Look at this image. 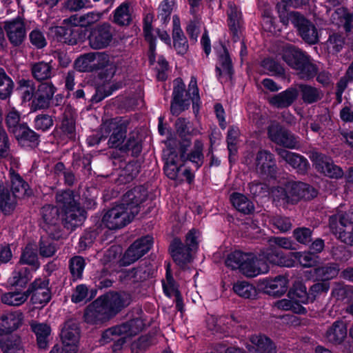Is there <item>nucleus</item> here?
<instances>
[{"label":"nucleus","instance_id":"52","mask_svg":"<svg viewBox=\"0 0 353 353\" xmlns=\"http://www.w3.org/2000/svg\"><path fill=\"white\" fill-rule=\"evenodd\" d=\"M5 121L8 131L13 135L22 125L26 124V123L21 122V114L15 109H12L7 113Z\"/></svg>","mask_w":353,"mask_h":353},{"label":"nucleus","instance_id":"10","mask_svg":"<svg viewBox=\"0 0 353 353\" xmlns=\"http://www.w3.org/2000/svg\"><path fill=\"white\" fill-rule=\"evenodd\" d=\"M302 268H312V266H301ZM312 279L321 282L313 284L310 288L311 301L313 303L317 296L322 293H327L330 289V281L339 274V266H314Z\"/></svg>","mask_w":353,"mask_h":353},{"label":"nucleus","instance_id":"59","mask_svg":"<svg viewBox=\"0 0 353 353\" xmlns=\"http://www.w3.org/2000/svg\"><path fill=\"white\" fill-rule=\"evenodd\" d=\"M37 248L35 244H28L22 252L20 262L26 265H35L37 262Z\"/></svg>","mask_w":353,"mask_h":353},{"label":"nucleus","instance_id":"39","mask_svg":"<svg viewBox=\"0 0 353 353\" xmlns=\"http://www.w3.org/2000/svg\"><path fill=\"white\" fill-rule=\"evenodd\" d=\"M216 70L217 75L221 81H228L232 77V63L229 54L225 50H224L223 53L219 56Z\"/></svg>","mask_w":353,"mask_h":353},{"label":"nucleus","instance_id":"8","mask_svg":"<svg viewBox=\"0 0 353 353\" xmlns=\"http://www.w3.org/2000/svg\"><path fill=\"white\" fill-rule=\"evenodd\" d=\"M274 200L281 201L283 203H294L300 199H311L317 195L316 190L308 184L302 182L290 181L283 187L273 190Z\"/></svg>","mask_w":353,"mask_h":353},{"label":"nucleus","instance_id":"58","mask_svg":"<svg viewBox=\"0 0 353 353\" xmlns=\"http://www.w3.org/2000/svg\"><path fill=\"white\" fill-rule=\"evenodd\" d=\"M288 296L290 299H299L303 304L312 303L310 291L307 292L305 285L302 283H299L293 290H290Z\"/></svg>","mask_w":353,"mask_h":353},{"label":"nucleus","instance_id":"61","mask_svg":"<svg viewBox=\"0 0 353 353\" xmlns=\"http://www.w3.org/2000/svg\"><path fill=\"white\" fill-rule=\"evenodd\" d=\"M325 44L329 53L336 54L343 48L345 44L344 38L339 34H332Z\"/></svg>","mask_w":353,"mask_h":353},{"label":"nucleus","instance_id":"14","mask_svg":"<svg viewBox=\"0 0 353 353\" xmlns=\"http://www.w3.org/2000/svg\"><path fill=\"white\" fill-rule=\"evenodd\" d=\"M70 21H74V26H56L52 28V32L59 41L73 46L82 41L85 33L76 22V16L71 17Z\"/></svg>","mask_w":353,"mask_h":353},{"label":"nucleus","instance_id":"60","mask_svg":"<svg viewBox=\"0 0 353 353\" xmlns=\"http://www.w3.org/2000/svg\"><path fill=\"white\" fill-rule=\"evenodd\" d=\"M279 14L283 24L288 26L291 22L296 28L299 24L303 16L296 12H288L285 8H279Z\"/></svg>","mask_w":353,"mask_h":353},{"label":"nucleus","instance_id":"18","mask_svg":"<svg viewBox=\"0 0 353 353\" xmlns=\"http://www.w3.org/2000/svg\"><path fill=\"white\" fill-rule=\"evenodd\" d=\"M165 280H162L163 293L168 298L174 296L175 308L181 314H183L185 310L183 296L179 290L178 283L173 277L171 266H165Z\"/></svg>","mask_w":353,"mask_h":353},{"label":"nucleus","instance_id":"41","mask_svg":"<svg viewBox=\"0 0 353 353\" xmlns=\"http://www.w3.org/2000/svg\"><path fill=\"white\" fill-rule=\"evenodd\" d=\"M129 2L122 3L114 12L112 21L118 26H128L132 21Z\"/></svg>","mask_w":353,"mask_h":353},{"label":"nucleus","instance_id":"7","mask_svg":"<svg viewBox=\"0 0 353 353\" xmlns=\"http://www.w3.org/2000/svg\"><path fill=\"white\" fill-rule=\"evenodd\" d=\"M279 54L282 60L294 70L301 79H308L316 74V66L311 63L305 53L296 47L291 45L285 46Z\"/></svg>","mask_w":353,"mask_h":353},{"label":"nucleus","instance_id":"15","mask_svg":"<svg viewBox=\"0 0 353 353\" xmlns=\"http://www.w3.org/2000/svg\"><path fill=\"white\" fill-rule=\"evenodd\" d=\"M310 158L314 168L326 176L333 179L341 178L344 172L338 165H335L332 159L321 153L313 151Z\"/></svg>","mask_w":353,"mask_h":353},{"label":"nucleus","instance_id":"26","mask_svg":"<svg viewBox=\"0 0 353 353\" xmlns=\"http://www.w3.org/2000/svg\"><path fill=\"white\" fill-rule=\"evenodd\" d=\"M30 71L33 79L39 83L49 81L54 76L51 62L44 61L30 63Z\"/></svg>","mask_w":353,"mask_h":353},{"label":"nucleus","instance_id":"3","mask_svg":"<svg viewBox=\"0 0 353 353\" xmlns=\"http://www.w3.org/2000/svg\"><path fill=\"white\" fill-rule=\"evenodd\" d=\"M23 314L20 311L8 312L0 316V349L3 353H23L21 338L11 335L23 323Z\"/></svg>","mask_w":353,"mask_h":353},{"label":"nucleus","instance_id":"1","mask_svg":"<svg viewBox=\"0 0 353 353\" xmlns=\"http://www.w3.org/2000/svg\"><path fill=\"white\" fill-rule=\"evenodd\" d=\"M148 194L143 186L135 187L122 197L121 203L109 209L103 216L102 223L110 230H118L130 223L139 212L140 205Z\"/></svg>","mask_w":353,"mask_h":353},{"label":"nucleus","instance_id":"29","mask_svg":"<svg viewBox=\"0 0 353 353\" xmlns=\"http://www.w3.org/2000/svg\"><path fill=\"white\" fill-rule=\"evenodd\" d=\"M170 252L176 263L186 264L193 262V252L185 247L181 241L174 239L170 246Z\"/></svg>","mask_w":353,"mask_h":353},{"label":"nucleus","instance_id":"5","mask_svg":"<svg viewBox=\"0 0 353 353\" xmlns=\"http://www.w3.org/2000/svg\"><path fill=\"white\" fill-rule=\"evenodd\" d=\"M190 145V140H185L180 147V155L179 156L172 148H167L163 151L165 159L164 172L166 176L172 180L179 181L185 179L191 183L194 179V174L188 168L182 170L184 165L185 152Z\"/></svg>","mask_w":353,"mask_h":353},{"label":"nucleus","instance_id":"30","mask_svg":"<svg viewBox=\"0 0 353 353\" xmlns=\"http://www.w3.org/2000/svg\"><path fill=\"white\" fill-rule=\"evenodd\" d=\"M172 23L173 46L179 54H185L188 50L189 46L187 38L181 28L178 16H173Z\"/></svg>","mask_w":353,"mask_h":353},{"label":"nucleus","instance_id":"25","mask_svg":"<svg viewBox=\"0 0 353 353\" xmlns=\"http://www.w3.org/2000/svg\"><path fill=\"white\" fill-rule=\"evenodd\" d=\"M18 143L24 148H35L40 143V135L27 125H22L13 135Z\"/></svg>","mask_w":353,"mask_h":353},{"label":"nucleus","instance_id":"31","mask_svg":"<svg viewBox=\"0 0 353 353\" xmlns=\"http://www.w3.org/2000/svg\"><path fill=\"white\" fill-rule=\"evenodd\" d=\"M347 334V326L345 321H335L327 329L325 337L327 341L334 345H340L344 342Z\"/></svg>","mask_w":353,"mask_h":353},{"label":"nucleus","instance_id":"19","mask_svg":"<svg viewBox=\"0 0 353 353\" xmlns=\"http://www.w3.org/2000/svg\"><path fill=\"white\" fill-rule=\"evenodd\" d=\"M289 279L283 275H279L274 279L265 278L260 281V290L274 298L282 296L288 290Z\"/></svg>","mask_w":353,"mask_h":353},{"label":"nucleus","instance_id":"53","mask_svg":"<svg viewBox=\"0 0 353 353\" xmlns=\"http://www.w3.org/2000/svg\"><path fill=\"white\" fill-rule=\"evenodd\" d=\"M176 133L181 137H184L187 135H196L200 134V131L192 127L190 121L185 118H179L175 123Z\"/></svg>","mask_w":353,"mask_h":353},{"label":"nucleus","instance_id":"48","mask_svg":"<svg viewBox=\"0 0 353 353\" xmlns=\"http://www.w3.org/2000/svg\"><path fill=\"white\" fill-rule=\"evenodd\" d=\"M17 90L21 92L23 101H32L36 91L35 83L32 80L21 79L17 82Z\"/></svg>","mask_w":353,"mask_h":353},{"label":"nucleus","instance_id":"38","mask_svg":"<svg viewBox=\"0 0 353 353\" xmlns=\"http://www.w3.org/2000/svg\"><path fill=\"white\" fill-rule=\"evenodd\" d=\"M296 28L299 30V34L305 42L314 44L318 41L319 37L316 27L303 17Z\"/></svg>","mask_w":353,"mask_h":353},{"label":"nucleus","instance_id":"42","mask_svg":"<svg viewBox=\"0 0 353 353\" xmlns=\"http://www.w3.org/2000/svg\"><path fill=\"white\" fill-rule=\"evenodd\" d=\"M230 201L233 206L239 212L248 214L252 213L254 207L252 202L249 200L245 195L234 192L230 196Z\"/></svg>","mask_w":353,"mask_h":353},{"label":"nucleus","instance_id":"17","mask_svg":"<svg viewBox=\"0 0 353 353\" xmlns=\"http://www.w3.org/2000/svg\"><path fill=\"white\" fill-rule=\"evenodd\" d=\"M152 244L153 238L151 236L136 240L125 252L122 265H130L136 262L150 250Z\"/></svg>","mask_w":353,"mask_h":353},{"label":"nucleus","instance_id":"35","mask_svg":"<svg viewBox=\"0 0 353 353\" xmlns=\"http://www.w3.org/2000/svg\"><path fill=\"white\" fill-rule=\"evenodd\" d=\"M17 206L15 194H11V190L0 181V211L5 215L11 214Z\"/></svg>","mask_w":353,"mask_h":353},{"label":"nucleus","instance_id":"43","mask_svg":"<svg viewBox=\"0 0 353 353\" xmlns=\"http://www.w3.org/2000/svg\"><path fill=\"white\" fill-rule=\"evenodd\" d=\"M32 331L37 337V345L39 348L45 349L48 346V337L50 334L51 328L46 323H35L31 325Z\"/></svg>","mask_w":353,"mask_h":353},{"label":"nucleus","instance_id":"33","mask_svg":"<svg viewBox=\"0 0 353 353\" xmlns=\"http://www.w3.org/2000/svg\"><path fill=\"white\" fill-rule=\"evenodd\" d=\"M75 111L70 105L64 108L61 129L68 139L74 140L76 138Z\"/></svg>","mask_w":353,"mask_h":353},{"label":"nucleus","instance_id":"44","mask_svg":"<svg viewBox=\"0 0 353 353\" xmlns=\"http://www.w3.org/2000/svg\"><path fill=\"white\" fill-rule=\"evenodd\" d=\"M203 144L200 140H196L192 150L186 154L185 152L184 161L189 160L192 162L196 170L199 169L203 163L204 155L203 154Z\"/></svg>","mask_w":353,"mask_h":353},{"label":"nucleus","instance_id":"56","mask_svg":"<svg viewBox=\"0 0 353 353\" xmlns=\"http://www.w3.org/2000/svg\"><path fill=\"white\" fill-rule=\"evenodd\" d=\"M152 22L153 14L152 13H149L143 19V33L145 40L150 43V50L151 52L150 55V61L151 63H153V50L154 48L153 37L152 34Z\"/></svg>","mask_w":353,"mask_h":353},{"label":"nucleus","instance_id":"23","mask_svg":"<svg viewBox=\"0 0 353 353\" xmlns=\"http://www.w3.org/2000/svg\"><path fill=\"white\" fill-rule=\"evenodd\" d=\"M268 137L272 141L288 148H295L297 145L294 135L276 123H273L269 126Z\"/></svg>","mask_w":353,"mask_h":353},{"label":"nucleus","instance_id":"12","mask_svg":"<svg viewBox=\"0 0 353 353\" xmlns=\"http://www.w3.org/2000/svg\"><path fill=\"white\" fill-rule=\"evenodd\" d=\"M115 266H103L101 270H97L93 274V279L100 289L107 288L112 286L119 278L120 281L134 277L137 271L141 270L142 266H133L131 272H123L122 270L114 268Z\"/></svg>","mask_w":353,"mask_h":353},{"label":"nucleus","instance_id":"64","mask_svg":"<svg viewBox=\"0 0 353 353\" xmlns=\"http://www.w3.org/2000/svg\"><path fill=\"white\" fill-rule=\"evenodd\" d=\"M119 335H123L121 329L119 325L116 326L111 327L110 328L106 329L101 334V337L99 340V342L101 345L108 344L112 341H113L115 338L119 336Z\"/></svg>","mask_w":353,"mask_h":353},{"label":"nucleus","instance_id":"50","mask_svg":"<svg viewBox=\"0 0 353 353\" xmlns=\"http://www.w3.org/2000/svg\"><path fill=\"white\" fill-rule=\"evenodd\" d=\"M232 270L247 278H254L262 274H266L270 270V266H230Z\"/></svg>","mask_w":353,"mask_h":353},{"label":"nucleus","instance_id":"28","mask_svg":"<svg viewBox=\"0 0 353 353\" xmlns=\"http://www.w3.org/2000/svg\"><path fill=\"white\" fill-rule=\"evenodd\" d=\"M255 165L256 171L262 174L273 176L275 173L273 155L267 150H261L257 153Z\"/></svg>","mask_w":353,"mask_h":353},{"label":"nucleus","instance_id":"2","mask_svg":"<svg viewBox=\"0 0 353 353\" xmlns=\"http://www.w3.org/2000/svg\"><path fill=\"white\" fill-rule=\"evenodd\" d=\"M128 305L123 296L117 292L99 296L85 309L83 319L90 325H102L116 316Z\"/></svg>","mask_w":353,"mask_h":353},{"label":"nucleus","instance_id":"13","mask_svg":"<svg viewBox=\"0 0 353 353\" xmlns=\"http://www.w3.org/2000/svg\"><path fill=\"white\" fill-rule=\"evenodd\" d=\"M114 30L108 22L97 24L91 28L88 36L90 47L93 50H101L108 47L113 41Z\"/></svg>","mask_w":353,"mask_h":353},{"label":"nucleus","instance_id":"9","mask_svg":"<svg viewBox=\"0 0 353 353\" xmlns=\"http://www.w3.org/2000/svg\"><path fill=\"white\" fill-rule=\"evenodd\" d=\"M332 232L345 244L353 245V208L347 212L339 211L329 219Z\"/></svg>","mask_w":353,"mask_h":353},{"label":"nucleus","instance_id":"4","mask_svg":"<svg viewBox=\"0 0 353 353\" xmlns=\"http://www.w3.org/2000/svg\"><path fill=\"white\" fill-rule=\"evenodd\" d=\"M190 101L192 103L194 112L197 114L199 112L200 97L196 79L194 77H192L188 85V90L186 92L185 85L183 80L181 78L176 79L174 81L172 101L171 103L172 113L179 115L189 108Z\"/></svg>","mask_w":353,"mask_h":353},{"label":"nucleus","instance_id":"63","mask_svg":"<svg viewBox=\"0 0 353 353\" xmlns=\"http://www.w3.org/2000/svg\"><path fill=\"white\" fill-rule=\"evenodd\" d=\"M139 173V170L136 164L128 163L121 171L119 176V181L121 183H126L132 181Z\"/></svg>","mask_w":353,"mask_h":353},{"label":"nucleus","instance_id":"36","mask_svg":"<svg viewBox=\"0 0 353 353\" xmlns=\"http://www.w3.org/2000/svg\"><path fill=\"white\" fill-rule=\"evenodd\" d=\"M233 292L239 297L245 299L255 300L259 297L260 289L245 281H237L232 285Z\"/></svg>","mask_w":353,"mask_h":353},{"label":"nucleus","instance_id":"51","mask_svg":"<svg viewBox=\"0 0 353 353\" xmlns=\"http://www.w3.org/2000/svg\"><path fill=\"white\" fill-rule=\"evenodd\" d=\"M228 6V15L229 27L234 37H238V31L240 28L241 22V12L239 10L238 8L232 3H230Z\"/></svg>","mask_w":353,"mask_h":353},{"label":"nucleus","instance_id":"45","mask_svg":"<svg viewBox=\"0 0 353 353\" xmlns=\"http://www.w3.org/2000/svg\"><path fill=\"white\" fill-rule=\"evenodd\" d=\"M55 199L57 204L62 208L63 211L79 203L73 191L70 190L57 192Z\"/></svg>","mask_w":353,"mask_h":353},{"label":"nucleus","instance_id":"16","mask_svg":"<svg viewBox=\"0 0 353 353\" xmlns=\"http://www.w3.org/2000/svg\"><path fill=\"white\" fill-rule=\"evenodd\" d=\"M48 279H36L27 289L28 298L31 296L33 304L46 305L51 300V291Z\"/></svg>","mask_w":353,"mask_h":353},{"label":"nucleus","instance_id":"20","mask_svg":"<svg viewBox=\"0 0 353 353\" xmlns=\"http://www.w3.org/2000/svg\"><path fill=\"white\" fill-rule=\"evenodd\" d=\"M56 92L57 88L52 82L39 83L32 101V107L34 110L48 108Z\"/></svg>","mask_w":353,"mask_h":353},{"label":"nucleus","instance_id":"40","mask_svg":"<svg viewBox=\"0 0 353 353\" xmlns=\"http://www.w3.org/2000/svg\"><path fill=\"white\" fill-rule=\"evenodd\" d=\"M251 342L256 346L257 353H276L277 347L275 343L265 334L252 337Z\"/></svg>","mask_w":353,"mask_h":353},{"label":"nucleus","instance_id":"55","mask_svg":"<svg viewBox=\"0 0 353 353\" xmlns=\"http://www.w3.org/2000/svg\"><path fill=\"white\" fill-rule=\"evenodd\" d=\"M11 181V194H15L16 199L26 194L28 185L21 176L13 173L10 177Z\"/></svg>","mask_w":353,"mask_h":353},{"label":"nucleus","instance_id":"57","mask_svg":"<svg viewBox=\"0 0 353 353\" xmlns=\"http://www.w3.org/2000/svg\"><path fill=\"white\" fill-rule=\"evenodd\" d=\"M121 150L131 154L133 157H137L142 150L141 139L137 134L130 135L126 143L120 148Z\"/></svg>","mask_w":353,"mask_h":353},{"label":"nucleus","instance_id":"22","mask_svg":"<svg viewBox=\"0 0 353 353\" xmlns=\"http://www.w3.org/2000/svg\"><path fill=\"white\" fill-rule=\"evenodd\" d=\"M103 132L110 134L108 145L110 148H118L126 137L127 125L123 123H119L116 120H111L103 124L101 128Z\"/></svg>","mask_w":353,"mask_h":353},{"label":"nucleus","instance_id":"54","mask_svg":"<svg viewBox=\"0 0 353 353\" xmlns=\"http://www.w3.org/2000/svg\"><path fill=\"white\" fill-rule=\"evenodd\" d=\"M299 88L303 101L307 103L316 102L321 98L322 94L321 92L316 88L305 84H300Z\"/></svg>","mask_w":353,"mask_h":353},{"label":"nucleus","instance_id":"47","mask_svg":"<svg viewBox=\"0 0 353 353\" xmlns=\"http://www.w3.org/2000/svg\"><path fill=\"white\" fill-rule=\"evenodd\" d=\"M353 15L345 8L341 7L332 14V22L338 26H343L346 31L350 30Z\"/></svg>","mask_w":353,"mask_h":353},{"label":"nucleus","instance_id":"37","mask_svg":"<svg viewBox=\"0 0 353 353\" xmlns=\"http://www.w3.org/2000/svg\"><path fill=\"white\" fill-rule=\"evenodd\" d=\"M258 262L256 256L252 252H243L234 250L229 253L225 259V265H251Z\"/></svg>","mask_w":353,"mask_h":353},{"label":"nucleus","instance_id":"62","mask_svg":"<svg viewBox=\"0 0 353 353\" xmlns=\"http://www.w3.org/2000/svg\"><path fill=\"white\" fill-rule=\"evenodd\" d=\"M174 6L175 0H164L160 5L159 18L163 24H167L169 22Z\"/></svg>","mask_w":353,"mask_h":353},{"label":"nucleus","instance_id":"34","mask_svg":"<svg viewBox=\"0 0 353 353\" xmlns=\"http://www.w3.org/2000/svg\"><path fill=\"white\" fill-rule=\"evenodd\" d=\"M298 97V90L290 88L269 99L270 103L277 108H285L290 106Z\"/></svg>","mask_w":353,"mask_h":353},{"label":"nucleus","instance_id":"32","mask_svg":"<svg viewBox=\"0 0 353 353\" xmlns=\"http://www.w3.org/2000/svg\"><path fill=\"white\" fill-rule=\"evenodd\" d=\"M99 53L88 52L78 57L74 63V68L79 72H92L102 68L100 63H94L96 56Z\"/></svg>","mask_w":353,"mask_h":353},{"label":"nucleus","instance_id":"46","mask_svg":"<svg viewBox=\"0 0 353 353\" xmlns=\"http://www.w3.org/2000/svg\"><path fill=\"white\" fill-rule=\"evenodd\" d=\"M122 333L129 337L137 335L145 327L143 321L140 318H134L119 325Z\"/></svg>","mask_w":353,"mask_h":353},{"label":"nucleus","instance_id":"11","mask_svg":"<svg viewBox=\"0 0 353 353\" xmlns=\"http://www.w3.org/2000/svg\"><path fill=\"white\" fill-rule=\"evenodd\" d=\"M41 227L52 239L59 240L63 236L61 224L60 211L53 205H45L40 210Z\"/></svg>","mask_w":353,"mask_h":353},{"label":"nucleus","instance_id":"49","mask_svg":"<svg viewBox=\"0 0 353 353\" xmlns=\"http://www.w3.org/2000/svg\"><path fill=\"white\" fill-rule=\"evenodd\" d=\"M14 83L12 79L6 73L3 68H0V99H10Z\"/></svg>","mask_w":353,"mask_h":353},{"label":"nucleus","instance_id":"21","mask_svg":"<svg viewBox=\"0 0 353 353\" xmlns=\"http://www.w3.org/2000/svg\"><path fill=\"white\" fill-rule=\"evenodd\" d=\"M8 41L14 47H19L23 44L26 38V30L24 21L20 17H17L4 23Z\"/></svg>","mask_w":353,"mask_h":353},{"label":"nucleus","instance_id":"27","mask_svg":"<svg viewBox=\"0 0 353 353\" xmlns=\"http://www.w3.org/2000/svg\"><path fill=\"white\" fill-rule=\"evenodd\" d=\"M277 154L284 161L291 165L299 173H305L309 168L307 160L303 156L279 148L276 150Z\"/></svg>","mask_w":353,"mask_h":353},{"label":"nucleus","instance_id":"24","mask_svg":"<svg viewBox=\"0 0 353 353\" xmlns=\"http://www.w3.org/2000/svg\"><path fill=\"white\" fill-rule=\"evenodd\" d=\"M63 212V223L64 227L71 230L81 225L86 217V212L84 208L80 205V203L65 210Z\"/></svg>","mask_w":353,"mask_h":353},{"label":"nucleus","instance_id":"6","mask_svg":"<svg viewBox=\"0 0 353 353\" xmlns=\"http://www.w3.org/2000/svg\"><path fill=\"white\" fill-rule=\"evenodd\" d=\"M32 277V272L27 266L16 268L8 279V284L14 287L16 290L3 294L2 303L13 306L22 305L28 299L27 290L21 292L22 289L26 287Z\"/></svg>","mask_w":353,"mask_h":353}]
</instances>
